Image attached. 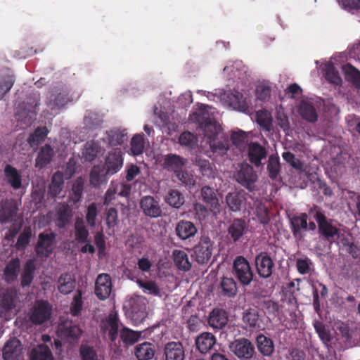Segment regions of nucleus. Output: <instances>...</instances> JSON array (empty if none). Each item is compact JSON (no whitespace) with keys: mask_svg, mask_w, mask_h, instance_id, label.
<instances>
[{"mask_svg":"<svg viewBox=\"0 0 360 360\" xmlns=\"http://www.w3.org/2000/svg\"><path fill=\"white\" fill-rule=\"evenodd\" d=\"M228 90H244L252 82L251 72L243 61L236 60L224 68Z\"/></svg>","mask_w":360,"mask_h":360,"instance_id":"f257e3e1","label":"nucleus"},{"mask_svg":"<svg viewBox=\"0 0 360 360\" xmlns=\"http://www.w3.org/2000/svg\"><path fill=\"white\" fill-rule=\"evenodd\" d=\"M309 215L317 222L318 232L324 240L331 244L339 238L340 229L333 224L332 219L327 218L321 207L314 205L309 210Z\"/></svg>","mask_w":360,"mask_h":360,"instance_id":"f03ea898","label":"nucleus"},{"mask_svg":"<svg viewBox=\"0 0 360 360\" xmlns=\"http://www.w3.org/2000/svg\"><path fill=\"white\" fill-rule=\"evenodd\" d=\"M38 101L35 98H30L29 101L19 103L15 108V119L16 127L19 129H25L30 127L36 120Z\"/></svg>","mask_w":360,"mask_h":360,"instance_id":"7ed1b4c3","label":"nucleus"},{"mask_svg":"<svg viewBox=\"0 0 360 360\" xmlns=\"http://www.w3.org/2000/svg\"><path fill=\"white\" fill-rule=\"evenodd\" d=\"M191 120L197 122L199 127L204 131L205 136L211 140L219 136L221 131V127L217 122L211 119L209 112L205 108H200L195 111Z\"/></svg>","mask_w":360,"mask_h":360,"instance_id":"20e7f679","label":"nucleus"},{"mask_svg":"<svg viewBox=\"0 0 360 360\" xmlns=\"http://www.w3.org/2000/svg\"><path fill=\"white\" fill-rule=\"evenodd\" d=\"M205 93L206 91H204ZM206 96L208 98L217 97L224 104L232 107L233 109L245 112L249 108L247 98H245L241 91H219V94H213L212 91H207Z\"/></svg>","mask_w":360,"mask_h":360,"instance_id":"39448f33","label":"nucleus"},{"mask_svg":"<svg viewBox=\"0 0 360 360\" xmlns=\"http://www.w3.org/2000/svg\"><path fill=\"white\" fill-rule=\"evenodd\" d=\"M232 274L239 283L248 285L253 280V271L249 262L243 256H237L233 260Z\"/></svg>","mask_w":360,"mask_h":360,"instance_id":"423d86ee","label":"nucleus"},{"mask_svg":"<svg viewBox=\"0 0 360 360\" xmlns=\"http://www.w3.org/2000/svg\"><path fill=\"white\" fill-rule=\"evenodd\" d=\"M229 348L231 352L240 360H250L255 353V347L247 338H241L233 341Z\"/></svg>","mask_w":360,"mask_h":360,"instance_id":"0eeeda50","label":"nucleus"},{"mask_svg":"<svg viewBox=\"0 0 360 360\" xmlns=\"http://www.w3.org/2000/svg\"><path fill=\"white\" fill-rule=\"evenodd\" d=\"M52 307L47 301H37L30 314L29 319L34 325H41L51 316Z\"/></svg>","mask_w":360,"mask_h":360,"instance_id":"6e6552de","label":"nucleus"},{"mask_svg":"<svg viewBox=\"0 0 360 360\" xmlns=\"http://www.w3.org/2000/svg\"><path fill=\"white\" fill-rule=\"evenodd\" d=\"M123 166V157L120 148H113L105 158L103 165V172L105 174L112 176L117 173Z\"/></svg>","mask_w":360,"mask_h":360,"instance_id":"1a4fd4ad","label":"nucleus"},{"mask_svg":"<svg viewBox=\"0 0 360 360\" xmlns=\"http://www.w3.org/2000/svg\"><path fill=\"white\" fill-rule=\"evenodd\" d=\"M119 326L120 319L117 312H111L100 326L103 334L107 335L110 342L115 345L118 337Z\"/></svg>","mask_w":360,"mask_h":360,"instance_id":"9d476101","label":"nucleus"},{"mask_svg":"<svg viewBox=\"0 0 360 360\" xmlns=\"http://www.w3.org/2000/svg\"><path fill=\"white\" fill-rule=\"evenodd\" d=\"M255 264L259 277L269 278L271 276L274 268V262L267 252H260L255 256Z\"/></svg>","mask_w":360,"mask_h":360,"instance_id":"9b49d317","label":"nucleus"},{"mask_svg":"<svg viewBox=\"0 0 360 360\" xmlns=\"http://www.w3.org/2000/svg\"><path fill=\"white\" fill-rule=\"evenodd\" d=\"M236 181L248 190H252L254 184L257 180V175L252 166L242 165L235 175Z\"/></svg>","mask_w":360,"mask_h":360,"instance_id":"f8f14e48","label":"nucleus"},{"mask_svg":"<svg viewBox=\"0 0 360 360\" xmlns=\"http://www.w3.org/2000/svg\"><path fill=\"white\" fill-rule=\"evenodd\" d=\"M213 243L208 237H203L194 247L195 261L200 264H206L212 254Z\"/></svg>","mask_w":360,"mask_h":360,"instance_id":"ddd939ff","label":"nucleus"},{"mask_svg":"<svg viewBox=\"0 0 360 360\" xmlns=\"http://www.w3.org/2000/svg\"><path fill=\"white\" fill-rule=\"evenodd\" d=\"M140 208L143 213L150 218L162 216V210L160 201L151 195L143 196L140 200Z\"/></svg>","mask_w":360,"mask_h":360,"instance_id":"4468645a","label":"nucleus"},{"mask_svg":"<svg viewBox=\"0 0 360 360\" xmlns=\"http://www.w3.org/2000/svg\"><path fill=\"white\" fill-rule=\"evenodd\" d=\"M56 234L53 232L50 233H40L35 250L37 255L49 257L53 252V243Z\"/></svg>","mask_w":360,"mask_h":360,"instance_id":"2eb2a0df","label":"nucleus"},{"mask_svg":"<svg viewBox=\"0 0 360 360\" xmlns=\"http://www.w3.org/2000/svg\"><path fill=\"white\" fill-rule=\"evenodd\" d=\"M248 230L246 221L241 218H235L229 223L227 238L233 243L238 242Z\"/></svg>","mask_w":360,"mask_h":360,"instance_id":"dca6fc26","label":"nucleus"},{"mask_svg":"<svg viewBox=\"0 0 360 360\" xmlns=\"http://www.w3.org/2000/svg\"><path fill=\"white\" fill-rule=\"evenodd\" d=\"M201 196L204 202L209 206L210 211L214 214L220 213L221 205L218 198L217 189L209 186H204L201 188Z\"/></svg>","mask_w":360,"mask_h":360,"instance_id":"f3484780","label":"nucleus"},{"mask_svg":"<svg viewBox=\"0 0 360 360\" xmlns=\"http://www.w3.org/2000/svg\"><path fill=\"white\" fill-rule=\"evenodd\" d=\"M267 155L266 148L259 143L251 142L248 144V160L256 167H259L264 165L262 160L266 159Z\"/></svg>","mask_w":360,"mask_h":360,"instance_id":"a211bd4d","label":"nucleus"},{"mask_svg":"<svg viewBox=\"0 0 360 360\" xmlns=\"http://www.w3.org/2000/svg\"><path fill=\"white\" fill-rule=\"evenodd\" d=\"M112 281L110 275L101 274L95 282V294L101 300L107 299L112 291Z\"/></svg>","mask_w":360,"mask_h":360,"instance_id":"6ab92c4d","label":"nucleus"},{"mask_svg":"<svg viewBox=\"0 0 360 360\" xmlns=\"http://www.w3.org/2000/svg\"><path fill=\"white\" fill-rule=\"evenodd\" d=\"M22 347L20 341L13 338L5 344L3 348V358L4 360H21Z\"/></svg>","mask_w":360,"mask_h":360,"instance_id":"aec40b11","label":"nucleus"},{"mask_svg":"<svg viewBox=\"0 0 360 360\" xmlns=\"http://www.w3.org/2000/svg\"><path fill=\"white\" fill-rule=\"evenodd\" d=\"M165 360H184L185 351L181 342L171 341L166 343L163 349Z\"/></svg>","mask_w":360,"mask_h":360,"instance_id":"412c9836","label":"nucleus"},{"mask_svg":"<svg viewBox=\"0 0 360 360\" xmlns=\"http://www.w3.org/2000/svg\"><path fill=\"white\" fill-rule=\"evenodd\" d=\"M308 214L302 212L290 219V229L295 238L301 239L303 236L302 231L307 229Z\"/></svg>","mask_w":360,"mask_h":360,"instance_id":"4be33fe9","label":"nucleus"},{"mask_svg":"<svg viewBox=\"0 0 360 360\" xmlns=\"http://www.w3.org/2000/svg\"><path fill=\"white\" fill-rule=\"evenodd\" d=\"M217 290L223 297H234L238 292L237 283L233 278L224 276L218 285Z\"/></svg>","mask_w":360,"mask_h":360,"instance_id":"5701e85b","label":"nucleus"},{"mask_svg":"<svg viewBox=\"0 0 360 360\" xmlns=\"http://www.w3.org/2000/svg\"><path fill=\"white\" fill-rule=\"evenodd\" d=\"M216 338L208 332L199 335L195 340V345L199 352L202 354L207 353L215 345Z\"/></svg>","mask_w":360,"mask_h":360,"instance_id":"b1692460","label":"nucleus"},{"mask_svg":"<svg viewBox=\"0 0 360 360\" xmlns=\"http://www.w3.org/2000/svg\"><path fill=\"white\" fill-rule=\"evenodd\" d=\"M175 231L180 239L186 240L195 235L197 228L191 221L181 220L176 224Z\"/></svg>","mask_w":360,"mask_h":360,"instance_id":"393cba45","label":"nucleus"},{"mask_svg":"<svg viewBox=\"0 0 360 360\" xmlns=\"http://www.w3.org/2000/svg\"><path fill=\"white\" fill-rule=\"evenodd\" d=\"M18 207L14 200H10L5 202L0 210V221L1 223H8L15 221Z\"/></svg>","mask_w":360,"mask_h":360,"instance_id":"a878e982","label":"nucleus"},{"mask_svg":"<svg viewBox=\"0 0 360 360\" xmlns=\"http://www.w3.org/2000/svg\"><path fill=\"white\" fill-rule=\"evenodd\" d=\"M228 321L226 312L220 309H214L210 314L208 319L209 325L214 329H221Z\"/></svg>","mask_w":360,"mask_h":360,"instance_id":"bb28decb","label":"nucleus"},{"mask_svg":"<svg viewBox=\"0 0 360 360\" xmlns=\"http://www.w3.org/2000/svg\"><path fill=\"white\" fill-rule=\"evenodd\" d=\"M155 346L149 342L138 344L134 348V354L138 360H150L155 356Z\"/></svg>","mask_w":360,"mask_h":360,"instance_id":"cd10ccee","label":"nucleus"},{"mask_svg":"<svg viewBox=\"0 0 360 360\" xmlns=\"http://www.w3.org/2000/svg\"><path fill=\"white\" fill-rule=\"evenodd\" d=\"M345 80L354 88L360 89V71L350 63L342 68Z\"/></svg>","mask_w":360,"mask_h":360,"instance_id":"c85d7f7f","label":"nucleus"},{"mask_svg":"<svg viewBox=\"0 0 360 360\" xmlns=\"http://www.w3.org/2000/svg\"><path fill=\"white\" fill-rule=\"evenodd\" d=\"M245 200V195L240 192L229 193L225 198L229 210L235 212L240 211Z\"/></svg>","mask_w":360,"mask_h":360,"instance_id":"c756f323","label":"nucleus"},{"mask_svg":"<svg viewBox=\"0 0 360 360\" xmlns=\"http://www.w3.org/2000/svg\"><path fill=\"white\" fill-rule=\"evenodd\" d=\"M60 336L68 341L77 340L82 335V330L77 325L70 323H65L59 328Z\"/></svg>","mask_w":360,"mask_h":360,"instance_id":"7c9ffc66","label":"nucleus"},{"mask_svg":"<svg viewBox=\"0 0 360 360\" xmlns=\"http://www.w3.org/2000/svg\"><path fill=\"white\" fill-rule=\"evenodd\" d=\"M64 186V176L63 172H56L52 177L49 186V195L52 198L57 197L62 191Z\"/></svg>","mask_w":360,"mask_h":360,"instance_id":"2f4dec72","label":"nucleus"},{"mask_svg":"<svg viewBox=\"0 0 360 360\" xmlns=\"http://www.w3.org/2000/svg\"><path fill=\"white\" fill-rule=\"evenodd\" d=\"M72 216L71 207L67 203L61 204L56 214V226L58 228H65L70 222Z\"/></svg>","mask_w":360,"mask_h":360,"instance_id":"473e14b6","label":"nucleus"},{"mask_svg":"<svg viewBox=\"0 0 360 360\" xmlns=\"http://www.w3.org/2000/svg\"><path fill=\"white\" fill-rule=\"evenodd\" d=\"M76 286V281L74 277L68 273L61 274L58 280V289L64 295L70 293Z\"/></svg>","mask_w":360,"mask_h":360,"instance_id":"72a5a7b5","label":"nucleus"},{"mask_svg":"<svg viewBox=\"0 0 360 360\" xmlns=\"http://www.w3.org/2000/svg\"><path fill=\"white\" fill-rule=\"evenodd\" d=\"M70 101L68 91L53 92L48 96L47 105L51 110L60 109Z\"/></svg>","mask_w":360,"mask_h":360,"instance_id":"f704fd0d","label":"nucleus"},{"mask_svg":"<svg viewBox=\"0 0 360 360\" xmlns=\"http://www.w3.org/2000/svg\"><path fill=\"white\" fill-rule=\"evenodd\" d=\"M20 267V262L18 257L12 258L6 265L4 270L5 281L11 283L16 280Z\"/></svg>","mask_w":360,"mask_h":360,"instance_id":"c9c22d12","label":"nucleus"},{"mask_svg":"<svg viewBox=\"0 0 360 360\" xmlns=\"http://www.w3.org/2000/svg\"><path fill=\"white\" fill-rule=\"evenodd\" d=\"M257 347L259 352L265 356H271L274 351L273 340L263 334H259L256 338Z\"/></svg>","mask_w":360,"mask_h":360,"instance_id":"e433bc0d","label":"nucleus"},{"mask_svg":"<svg viewBox=\"0 0 360 360\" xmlns=\"http://www.w3.org/2000/svg\"><path fill=\"white\" fill-rule=\"evenodd\" d=\"M300 116L304 120L314 123L318 120V113L315 107L307 101H302L299 107Z\"/></svg>","mask_w":360,"mask_h":360,"instance_id":"4c0bfd02","label":"nucleus"},{"mask_svg":"<svg viewBox=\"0 0 360 360\" xmlns=\"http://www.w3.org/2000/svg\"><path fill=\"white\" fill-rule=\"evenodd\" d=\"M15 293L7 291L0 295V316H4L7 312L15 307Z\"/></svg>","mask_w":360,"mask_h":360,"instance_id":"58836bf2","label":"nucleus"},{"mask_svg":"<svg viewBox=\"0 0 360 360\" xmlns=\"http://www.w3.org/2000/svg\"><path fill=\"white\" fill-rule=\"evenodd\" d=\"M164 165L165 169L176 174L183 169L185 162L184 159L179 155L169 154L165 158Z\"/></svg>","mask_w":360,"mask_h":360,"instance_id":"ea45409f","label":"nucleus"},{"mask_svg":"<svg viewBox=\"0 0 360 360\" xmlns=\"http://www.w3.org/2000/svg\"><path fill=\"white\" fill-rule=\"evenodd\" d=\"M53 156V150L50 145L46 144L42 146L38 153L36 159L35 167L42 169L50 163Z\"/></svg>","mask_w":360,"mask_h":360,"instance_id":"a19ab883","label":"nucleus"},{"mask_svg":"<svg viewBox=\"0 0 360 360\" xmlns=\"http://www.w3.org/2000/svg\"><path fill=\"white\" fill-rule=\"evenodd\" d=\"M89 232L82 218L77 217L75 222V239L78 243L89 242Z\"/></svg>","mask_w":360,"mask_h":360,"instance_id":"79ce46f5","label":"nucleus"},{"mask_svg":"<svg viewBox=\"0 0 360 360\" xmlns=\"http://www.w3.org/2000/svg\"><path fill=\"white\" fill-rule=\"evenodd\" d=\"M211 151L214 155H224L226 154L229 148V141L227 139H219L218 137L209 141Z\"/></svg>","mask_w":360,"mask_h":360,"instance_id":"37998d69","label":"nucleus"},{"mask_svg":"<svg viewBox=\"0 0 360 360\" xmlns=\"http://www.w3.org/2000/svg\"><path fill=\"white\" fill-rule=\"evenodd\" d=\"M142 332L133 330L126 326L120 330V338L125 345H132L141 337Z\"/></svg>","mask_w":360,"mask_h":360,"instance_id":"c03bdc74","label":"nucleus"},{"mask_svg":"<svg viewBox=\"0 0 360 360\" xmlns=\"http://www.w3.org/2000/svg\"><path fill=\"white\" fill-rule=\"evenodd\" d=\"M30 360H53L52 352L46 345H39L33 348L30 354Z\"/></svg>","mask_w":360,"mask_h":360,"instance_id":"a18cd8bd","label":"nucleus"},{"mask_svg":"<svg viewBox=\"0 0 360 360\" xmlns=\"http://www.w3.org/2000/svg\"><path fill=\"white\" fill-rule=\"evenodd\" d=\"M173 260L179 269L188 271L191 267V263L189 262L188 255L184 250H174L172 252Z\"/></svg>","mask_w":360,"mask_h":360,"instance_id":"49530a36","label":"nucleus"},{"mask_svg":"<svg viewBox=\"0 0 360 360\" xmlns=\"http://www.w3.org/2000/svg\"><path fill=\"white\" fill-rule=\"evenodd\" d=\"M108 143L111 146L122 145L127 139L126 129H115L106 132Z\"/></svg>","mask_w":360,"mask_h":360,"instance_id":"de8ad7c7","label":"nucleus"},{"mask_svg":"<svg viewBox=\"0 0 360 360\" xmlns=\"http://www.w3.org/2000/svg\"><path fill=\"white\" fill-rule=\"evenodd\" d=\"M36 270L35 263L33 260H28L23 268L21 275V285L25 288L30 286L34 279V275Z\"/></svg>","mask_w":360,"mask_h":360,"instance_id":"09e8293b","label":"nucleus"},{"mask_svg":"<svg viewBox=\"0 0 360 360\" xmlns=\"http://www.w3.org/2000/svg\"><path fill=\"white\" fill-rule=\"evenodd\" d=\"M4 174L8 183L14 189H19L22 186V178L18 171L10 165H6Z\"/></svg>","mask_w":360,"mask_h":360,"instance_id":"8fccbe9b","label":"nucleus"},{"mask_svg":"<svg viewBox=\"0 0 360 360\" xmlns=\"http://www.w3.org/2000/svg\"><path fill=\"white\" fill-rule=\"evenodd\" d=\"M165 202L174 208L181 207L185 202L184 195L178 190L171 189L165 196Z\"/></svg>","mask_w":360,"mask_h":360,"instance_id":"3c124183","label":"nucleus"},{"mask_svg":"<svg viewBox=\"0 0 360 360\" xmlns=\"http://www.w3.org/2000/svg\"><path fill=\"white\" fill-rule=\"evenodd\" d=\"M243 321L250 328H259L261 327V320L259 312L255 309H249L244 312Z\"/></svg>","mask_w":360,"mask_h":360,"instance_id":"603ef678","label":"nucleus"},{"mask_svg":"<svg viewBox=\"0 0 360 360\" xmlns=\"http://www.w3.org/2000/svg\"><path fill=\"white\" fill-rule=\"evenodd\" d=\"M194 165L198 167L202 176L207 178H213L214 176V168L208 160L196 157L194 160Z\"/></svg>","mask_w":360,"mask_h":360,"instance_id":"864d4df0","label":"nucleus"},{"mask_svg":"<svg viewBox=\"0 0 360 360\" xmlns=\"http://www.w3.org/2000/svg\"><path fill=\"white\" fill-rule=\"evenodd\" d=\"M266 169L270 179L273 180L277 179L281 171L280 160L278 155H271L269 157Z\"/></svg>","mask_w":360,"mask_h":360,"instance_id":"5fc2aeb1","label":"nucleus"},{"mask_svg":"<svg viewBox=\"0 0 360 360\" xmlns=\"http://www.w3.org/2000/svg\"><path fill=\"white\" fill-rule=\"evenodd\" d=\"M101 152V146L97 142L87 141L85 143L83 155L86 160H94Z\"/></svg>","mask_w":360,"mask_h":360,"instance_id":"6e6d98bb","label":"nucleus"},{"mask_svg":"<svg viewBox=\"0 0 360 360\" xmlns=\"http://www.w3.org/2000/svg\"><path fill=\"white\" fill-rule=\"evenodd\" d=\"M324 76L326 79L330 84L340 86L342 83V79L338 70L332 64L326 65Z\"/></svg>","mask_w":360,"mask_h":360,"instance_id":"4d7b16f0","label":"nucleus"},{"mask_svg":"<svg viewBox=\"0 0 360 360\" xmlns=\"http://www.w3.org/2000/svg\"><path fill=\"white\" fill-rule=\"evenodd\" d=\"M136 282L144 292L154 296H162L160 289L155 281L137 279Z\"/></svg>","mask_w":360,"mask_h":360,"instance_id":"13d9d810","label":"nucleus"},{"mask_svg":"<svg viewBox=\"0 0 360 360\" xmlns=\"http://www.w3.org/2000/svg\"><path fill=\"white\" fill-rule=\"evenodd\" d=\"M32 235V228L30 226H25L18 238L15 245L16 249L19 250H25L30 242Z\"/></svg>","mask_w":360,"mask_h":360,"instance_id":"bf43d9fd","label":"nucleus"},{"mask_svg":"<svg viewBox=\"0 0 360 360\" xmlns=\"http://www.w3.org/2000/svg\"><path fill=\"white\" fill-rule=\"evenodd\" d=\"M314 327L319 337L327 347L331 341L332 337L328 327L321 321H316L314 323Z\"/></svg>","mask_w":360,"mask_h":360,"instance_id":"052dcab7","label":"nucleus"},{"mask_svg":"<svg viewBox=\"0 0 360 360\" xmlns=\"http://www.w3.org/2000/svg\"><path fill=\"white\" fill-rule=\"evenodd\" d=\"M84 190V182L81 179H77L73 184L72 191L70 193L69 201L74 205L79 202L82 200V195Z\"/></svg>","mask_w":360,"mask_h":360,"instance_id":"680f3d73","label":"nucleus"},{"mask_svg":"<svg viewBox=\"0 0 360 360\" xmlns=\"http://www.w3.org/2000/svg\"><path fill=\"white\" fill-rule=\"evenodd\" d=\"M342 250L346 253L356 259L359 255L360 250L359 248L348 238H342L340 240Z\"/></svg>","mask_w":360,"mask_h":360,"instance_id":"e2e57ef3","label":"nucleus"},{"mask_svg":"<svg viewBox=\"0 0 360 360\" xmlns=\"http://www.w3.org/2000/svg\"><path fill=\"white\" fill-rule=\"evenodd\" d=\"M145 140L143 134H136L131 141V150L134 155H141L144 149Z\"/></svg>","mask_w":360,"mask_h":360,"instance_id":"0e129e2a","label":"nucleus"},{"mask_svg":"<svg viewBox=\"0 0 360 360\" xmlns=\"http://www.w3.org/2000/svg\"><path fill=\"white\" fill-rule=\"evenodd\" d=\"M110 184L112 186L114 187L117 196L124 198H129L130 196L131 190V184L117 181H112Z\"/></svg>","mask_w":360,"mask_h":360,"instance_id":"69168bd1","label":"nucleus"},{"mask_svg":"<svg viewBox=\"0 0 360 360\" xmlns=\"http://www.w3.org/2000/svg\"><path fill=\"white\" fill-rule=\"evenodd\" d=\"M248 138L247 134L241 130L233 132L231 136L233 144L240 150H243L245 148L248 141Z\"/></svg>","mask_w":360,"mask_h":360,"instance_id":"338daca9","label":"nucleus"},{"mask_svg":"<svg viewBox=\"0 0 360 360\" xmlns=\"http://www.w3.org/2000/svg\"><path fill=\"white\" fill-rule=\"evenodd\" d=\"M79 355L82 360H98V354L94 347L88 345H81Z\"/></svg>","mask_w":360,"mask_h":360,"instance_id":"774afa93","label":"nucleus"}]
</instances>
